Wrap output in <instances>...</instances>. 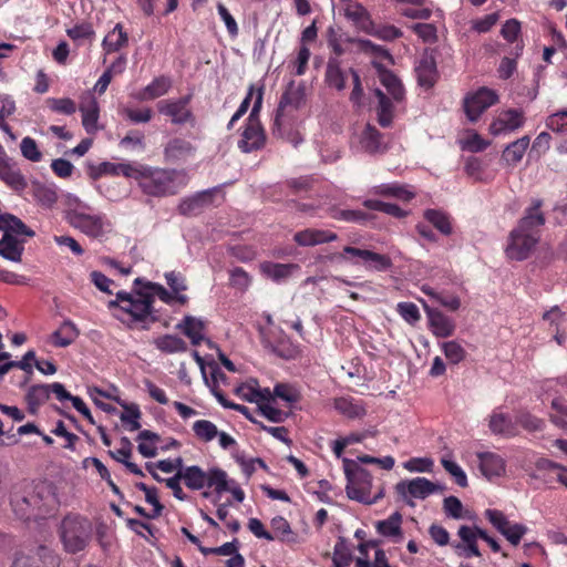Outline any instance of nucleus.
I'll use <instances>...</instances> for the list:
<instances>
[{
    "mask_svg": "<svg viewBox=\"0 0 567 567\" xmlns=\"http://www.w3.org/2000/svg\"><path fill=\"white\" fill-rule=\"evenodd\" d=\"M476 457L478 468L486 478L498 477L505 473L506 463L499 454L494 452H478Z\"/></svg>",
    "mask_w": 567,
    "mask_h": 567,
    "instance_id": "5701e85b",
    "label": "nucleus"
},
{
    "mask_svg": "<svg viewBox=\"0 0 567 567\" xmlns=\"http://www.w3.org/2000/svg\"><path fill=\"white\" fill-rule=\"evenodd\" d=\"M58 560L52 551L40 546L33 555L20 554L16 557L12 567H56Z\"/></svg>",
    "mask_w": 567,
    "mask_h": 567,
    "instance_id": "6ab92c4d",
    "label": "nucleus"
},
{
    "mask_svg": "<svg viewBox=\"0 0 567 567\" xmlns=\"http://www.w3.org/2000/svg\"><path fill=\"white\" fill-rule=\"evenodd\" d=\"M354 257L360 258L365 268L377 271L388 270L392 266V261L386 255L351 246H346L342 252L337 256V258L341 260L351 261L352 264L357 265L359 262L352 259Z\"/></svg>",
    "mask_w": 567,
    "mask_h": 567,
    "instance_id": "1a4fd4ad",
    "label": "nucleus"
},
{
    "mask_svg": "<svg viewBox=\"0 0 567 567\" xmlns=\"http://www.w3.org/2000/svg\"><path fill=\"white\" fill-rule=\"evenodd\" d=\"M259 269L265 277L279 282L290 277L295 270L299 269V266L297 264H278L265 261L260 264Z\"/></svg>",
    "mask_w": 567,
    "mask_h": 567,
    "instance_id": "e433bc0d",
    "label": "nucleus"
},
{
    "mask_svg": "<svg viewBox=\"0 0 567 567\" xmlns=\"http://www.w3.org/2000/svg\"><path fill=\"white\" fill-rule=\"evenodd\" d=\"M0 179L14 192H23L28 186L18 164L7 153L0 154Z\"/></svg>",
    "mask_w": 567,
    "mask_h": 567,
    "instance_id": "4468645a",
    "label": "nucleus"
},
{
    "mask_svg": "<svg viewBox=\"0 0 567 567\" xmlns=\"http://www.w3.org/2000/svg\"><path fill=\"white\" fill-rule=\"evenodd\" d=\"M196 147L182 137L171 138L164 147V158L167 163L179 164L194 157Z\"/></svg>",
    "mask_w": 567,
    "mask_h": 567,
    "instance_id": "2eb2a0df",
    "label": "nucleus"
},
{
    "mask_svg": "<svg viewBox=\"0 0 567 567\" xmlns=\"http://www.w3.org/2000/svg\"><path fill=\"white\" fill-rule=\"evenodd\" d=\"M172 86V81L165 75L155 78L148 85L136 94L140 101H151L165 95Z\"/></svg>",
    "mask_w": 567,
    "mask_h": 567,
    "instance_id": "c9c22d12",
    "label": "nucleus"
},
{
    "mask_svg": "<svg viewBox=\"0 0 567 567\" xmlns=\"http://www.w3.org/2000/svg\"><path fill=\"white\" fill-rule=\"evenodd\" d=\"M256 329L258 330L261 343L266 349L271 351L276 350V333L274 331V322L269 315L265 316L264 322H256Z\"/></svg>",
    "mask_w": 567,
    "mask_h": 567,
    "instance_id": "3c124183",
    "label": "nucleus"
},
{
    "mask_svg": "<svg viewBox=\"0 0 567 567\" xmlns=\"http://www.w3.org/2000/svg\"><path fill=\"white\" fill-rule=\"evenodd\" d=\"M142 285V279L136 278L134 286ZM154 293L142 288L134 287L131 292L118 291L114 300L107 303L109 309L118 308L127 313L132 321L141 322L143 330H148L150 324L159 320L158 311L154 309Z\"/></svg>",
    "mask_w": 567,
    "mask_h": 567,
    "instance_id": "f03ea898",
    "label": "nucleus"
},
{
    "mask_svg": "<svg viewBox=\"0 0 567 567\" xmlns=\"http://www.w3.org/2000/svg\"><path fill=\"white\" fill-rule=\"evenodd\" d=\"M193 431L195 435L204 442H209L214 440L218 434L217 426L208 420L196 421L193 424Z\"/></svg>",
    "mask_w": 567,
    "mask_h": 567,
    "instance_id": "bf43d9fd",
    "label": "nucleus"
},
{
    "mask_svg": "<svg viewBox=\"0 0 567 567\" xmlns=\"http://www.w3.org/2000/svg\"><path fill=\"white\" fill-rule=\"evenodd\" d=\"M525 124V114L522 110L508 109L502 111L491 123L489 132L492 135L512 133Z\"/></svg>",
    "mask_w": 567,
    "mask_h": 567,
    "instance_id": "ddd939ff",
    "label": "nucleus"
},
{
    "mask_svg": "<svg viewBox=\"0 0 567 567\" xmlns=\"http://www.w3.org/2000/svg\"><path fill=\"white\" fill-rule=\"evenodd\" d=\"M176 329L189 338L193 346H199L204 340L205 326L200 319L192 316H185V318L176 326Z\"/></svg>",
    "mask_w": 567,
    "mask_h": 567,
    "instance_id": "f704fd0d",
    "label": "nucleus"
},
{
    "mask_svg": "<svg viewBox=\"0 0 567 567\" xmlns=\"http://www.w3.org/2000/svg\"><path fill=\"white\" fill-rule=\"evenodd\" d=\"M138 172V167H134L131 164L126 163H111V162H103L99 164L96 167V172L94 174V178H97L103 175H111V176H120L123 175L125 177H131L136 179V175Z\"/></svg>",
    "mask_w": 567,
    "mask_h": 567,
    "instance_id": "ea45409f",
    "label": "nucleus"
},
{
    "mask_svg": "<svg viewBox=\"0 0 567 567\" xmlns=\"http://www.w3.org/2000/svg\"><path fill=\"white\" fill-rule=\"evenodd\" d=\"M529 143L530 138L528 135L512 142L503 151L501 161L506 166H516L522 161Z\"/></svg>",
    "mask_w": 567,
    "mask_h": 567,
    "instance_id": "72a5a7b5",
    "label": "nucleus"
},
{
    "mask_svg": "<svg viewBox=\"0 0 567 567\" xmlns=\"http://www.w3.org/2000/svg\"><path fill=\"white\" fill-rule=\"evenodd\" d=\"M66 34L73 41L87 40L92 42L95 39V30L90 22L75 24L66 30Z\"/></svg>",
    "mask_w": 567,
    "mask_h": 567,
    "instance_id": "13d9d810",
    "label": "nucleus"
},
{
    "mask_svg": "<svg viewBox=\"0 0 567 567\" xmlns=\"http://www.w3.org/2000/svg\"><path fill=\"white\" fill-rule=\"evenodd\" d=\"M542 206V199H533L517 226L511 230L505 248V254L511 260L527 259L540 240L542 227L546 221L545 215L540 210Z\"/></svg>",
    "mask_w": 567,
    "mask_h": 567,
    "instance_id": "f257e3e1",
    "label": "nucleus"
},
{
    "mask_svg": "<svg viewBox=\"0 0 567 567\" xmlns=\"http://www.w3.org/2000/svg\"><path fill=\"white\" fill-rule=\"evenodd\" d=\"M128 34L121 23L115 27L104 37L102 41V49L105 54L118 52L121 49L127 47Z\"/></svg>",
    "mask_w": 567,
    "mask_h": 567,
    "instance_id": "7c9ffc66",
    "label": "nucleus"
},
{
    "mask_svg": "<svg viewBox=\"0 0 567 567\" xmlns=\"http://www.w3.org/2000/svg\"><path fill=\"white\" fill-rule=\"evenodd\" d=\"M343 468L347 477V495L349 498L363 504H375L384 496V487L379 486L377 492L372 493V476L360 466L358 462L349 458L343 460Z\"/></svg>",
    "mask_w": 567,
    "mask_h": 567,
    "instance_id": "20e7f679",
    "label": "nucleus"
},
{
    "mask_svg": "<svg viewBox=\"0 0 567 567\" xmlns=\"http://www.w3.org/2000/svg\"><path fill=\"white\" fill-rule=\"evenodd\" d=\"M135 181L144 194L154 197L175 195L186 185L183 171L150 166H140Z\"/></svg>",
    "mask_w": 567,
    "mask_h": 567,
    "instance_id": "7ed1b4c3",
    "label": "nucleus"
},
{
    "mask_svg": "<svg viewBox=\"0 0 567 567\" xmlns=\"http://www.w3.org/2000/svg\"><path fill=\"white\" fill-rule=\"evenodd\" d=\"M24 251V240H19L11 234H3L0 239V256L13 262H20Z\"/></svg>",
    "mask_w": 567,
    "mask_h": 567,
    "instance_id": "c756f323",
    "label": "nucleus"
},
{
    "mask_svg": "<svg viewBox=\"0 0 567 567\" xmlns=\"http://www.w3.org/2000/svg\"><path fill=\"white\" fill-rule=\"evenodd\" d=\"M32 497L35 513L34 518L50 514L59 505L55 488L48 482H32Z\"/></svg>",
    "mask_w": 567,
    "mask_h": 567,
    "instance_id": "9d476101",
    "label": "nucleus"
},
{
    "mask_svg": "<svg viewBox=\"0 0 567 567\" xmlns=\"http://www.w3.org/2000/svg\"><path fill=\"white\" fill-rule=\"evenodd\" d=\"M32 192L35 200L43 207L51 208L58 202V193L53 185L34 183Z\"/></svg>",
    "mask_w": 567,
    "mask_h": 567,
    "instance_id": "09e8293b",
    "label": "nucleus"
},
{
    "mask_svg": "<svg viewBox=\"0 0 567 567\" xmlns=\"http://www.w3.org/2000/svg\"><path fill=\"white\" fill-rule=\"evenodd\" d=\"M347 73L341 69V62L338 58H329L326 72L324 82L326 84L337 91L346 89Z\"/></svg>",
    "mask_w": 567,
    "mask_h": 567,
    "instance_id": "2f4dec72",
    "label": "nucleus"
},
{
    "mask_svg": "<svg viewBox=\"0 0 567 567\" xmlns=\"http://www.w3.org/2000/svg\"><path fill=\"white\" fill-rule=\"evenodd\" d=\"M157 350L165 354L184 353L188 350L185 340L175 334H163L153 340Z\"/></svg>",
    "mask_w": 567,
    "mask_h": 567,
    "instance_id": "58836bf2",
    "label": "nucleus"
},
{
    "mask_svg": "<svg viewBox=\"0 0 567 567\" xmlns=\"http://www.w3.org/2000/svg\"><path fill=\"white\" fill-rule=\"evenodd\" d=\"M79 333L76 326L72 321L65 320L59 329L50 336V342L56 348H65L75 341Z\"/></svg>",
    "mask_w": 567,
    "mask_h": 567,
    "instance_id": "4c0bfd02",
    "label": "nucleus"
},
{
    "mask_svg": "<svg viewBox=\"0 0 567 567\" xmlns=\"http://www.w3.org/2000/svg\"><path fill=\"white\" fill-rule=\"evenodd\" d=\"M158 440V435L150 430H143L137 436L141 441L137 450L144 457H154L157 454L156 447L153 445L154 441Z\"/></svg>",
    "mask_w": 567,
    "mask_h": 567,
    "instance_id": "6e6d98bb",
    "label": "nucleus"
},
{
    "mask_svg": "<svg viewBox=\"0 0 567 567\" xmlns=\"http://www.w3.org/2000/svg\"><path fill=\"white\" fill-rule=\"evenodd\" d=\"M338 239V235L328 229L306 228L295 233L293 240L298 246L312 247Z\"/></svg>",
    "mask_w": 567,
    "mask_h": 567,
    "instance_id": "412c9836",
    "label": "nucleus"
},
{
    "mask_svg": "<svg viewBox=\"0 0 567 567\" xmlns=\"http://www.w3.org/2000/svg\"><path fill=\"white\" fill-rule=\"evenodd\" d=\"M441 349L451 364H457L466 357L465 349L455 340L443 342Z\"/></svg>",
    "mask_w": 567,
    "mask_h": 567,
    "instance_id": "4d7b16f0",
    "label": "nucleus"
},
{
    "mask_svg": "<svg viewBox=\"0 0 567 567\" xmlns=\"http://www.w3.org/2000/svg\"><path fill=\"white\" fill-rule=\"evenodd\" d=\"M441 463H442V466L444 467V470L454 477L455 483L458 486H461V487L467 486L466 474L456 462H454L452 460H447V458H442Z\"/></svg>",
    "mask_w": 567,
    "mask_h": 567,
    "instance_id": "69168bd1",
    "label": "nucleus"
},
{
    "mask_svg": "<svg viewBox=\"0 0 567 567\" xmlns=\"http://www.w3.org/2000/svg\"><path fill=\"white\" fill-rule=\"evenodd\" d=\"M189 100V96L162 100L157 103V110L161 114L171 117L172 123L182 125L194 120L193 113L188 109Z\"/></svg>",
    "mask_w": 567,
    "mask_h": 567,
    "instance_id": "f8f14e48",
    "label": "nucleus"
},
{
    "mask_svg": "<svg viewBox=\"0 0 567 567\" xmlns=\"http://www.w3.org/2000/svg\"><path fill=\"white\" fill-rule=\"evenodd\" d=\"M272 536L275 539L286 543H296L297 534L292 532L289 522L282 516H276L271 519L270 523Z\"/></svg>",
    "mask_w": 567,
    "mask_h": 567,
    "instance_id": "a18cd8bd",
    "label": "nucleus"
},
{
    "mask_svg": "<svg viewBox=\"0 0 567 567\" xmlns=\"http://www.w3.org/2000/svg\"><path fill=\"white\" fill-rule=\"evenodd\" d=\"M250 403H256L259 413L274 423L285 422L290 413L275 406L269 388H260L257 379L250 378Z\"/></svg>",
    "mask_w": 567,
    "mask_h": 567,
    "instance_id": "423d86ee",
    "label": "nucleus"
},
{
    "mask_svg": "<svg viewBox=\"0 0 567 567\" xmlns=\"http://www.w3.org/2000/svg\"><path fill=\"white\" fill-rule=\"evenodd\" d=\"M423 307L429 319L430 329L435 337L449 338L454 334L455 323L451 318L440 310L430 308L425 302Z\"/></svg>",
    "mask_w": 567,
    "mask_h": 567,
    "instance_id": "a211bd4d",
    "label": "nucleus"
},
{
    "mask_svg": "<svg viewBox=\"0 0 567 567\" xmlns=\"http://www.w3.org/2000/svg\"><path fill=\"white\" fill-rule=\"evenodd\" d=\"M395 491L402 497L410 495L424 499L436 491V485L425 477H415L410 481H401L395 485Z\"/></svg>",
    "mask_w": 567,
    "mask_h": 567,
    "instance_id": "f3484780",
    "label": "nucleus"
},
{
    "mask_svg": "<svg viewBox=\"0 0 567 567\" xmlns=\"http://www.w3.org/2000/svg\"><path fill=\"white\" fill-rule=\"evenodd\" d=\"M80 112L82 113V125L87 134H95L100 127L97 125L100 117V105L92 93H85L81 97Z\"/></svg>",
    "mask_w": 567,
    "mask_h": 567,
    "instance_id": "dca6fc26",
    "label": "nucleus"
},
{
    "mask_svg": "<svg viewBox=\"0 0 567 567\" xmlns=\"http://www.w3.org/2000/svg\"><path fill=\"white\" fill-rule=\"evenodd\" d=\"M402 516L399 512H394L386 519L379 520L375 525L379 534L385 537H402Z\"/></svg>",
    "mask_w": 567,
    "mask_h": 567,
    "instance_id": "de8ad7c7",
    "label": "nucleus"
},
{
    "mask_svg": "<svg viewBox=\"0 0 567 567\" xmlns=\"http://www.w3.org/2000/svg\"><path fill=\"white\" fill-rule=\"evenodd\" d=\"M419 85L431 89L439 79L436 60L432 54H424L415 66Z\"/></svg>",
    "mask_w": 567,
    "mask_h": 567,
    "instance_id": "b1692460",
    "label": "nucleus"
},
{
    "mask_svg": "<svg viewBox=\"0 0 567 567\" xmlns=\"http://www.w3.org/2000/svg\"><path fill=\"white\" fill-rule=\"evenodd\" d=\"M91 522L78 514H68L60 524L59 535L65 551L76 554L85 549L92 537Z\"/></svg>",
    "mask_w": 567,
    "mask_h": 567,
    "instance_id": "39448f33",
    "label": "nucleus"
},
{
    "mask_svg": "<svg viewBox=\"0 0 567 567\" xmlns=\"http://www.w3.org/2000/svg\"><path fill=\"white\" fill-rule=\"evenodd\" d=\"M66 220L72 227L92 238L101 237L104 234V217L101 215H90L79 209H71L66 213Z\"/></svg>",
    "mask_w": 567,
    "mask_h": 567,
    "instance_id": "9b49d317",
    "label": "nucleus"
},
{
    "mask_svg": "<svg viewBox=\"0 0 567 567\" xmlns=\"http://www.w3.org/2000/svg\"><path fill=\"white\" fill-rule=\"evenodd\" d=\"M271 393L275 398V401L280 399L288 404H293L301 400L299 390L290 383H277Z\"/></svg>",
    "mask_w": 567,
    "mask_h": 567,
    "instance_id": "864d4df0",
    "label": "nucleus"
},
{
    "mask_svg": "<svg viewBox=\"0 0 567 567\" xmlns=\"http://www.w3.org/2000/svg\"><path fill=\"white\" fill-rule=\"evenodd\" d=\"M10 505L20 519L28 520L34 517L32 482L21 481L12 485Z\"/></svg>",
    "mask_w": 567,
    "mask_h": 567,
    "instance_id": "0eeeda50",
    "label": "nucleus"
},
{
    "mask_svg": "<svg viewBox=\"0 0 567 567\" xmlns=\"http://www.w3.org/2000/svg\"><path fill=\"white\" fill-rule=\"evenodd\" d=\"M333 408L348 419H362L367 414L364 402L352 396L336 398Z\"/></svg>",
    "mask_w": 567,
    "mask_h": 567,
    "instance_id": "bb28decb",
    "label": "nucleus"
},
{
    "mask_svg": "<svg viewBox=\"0 0 567 567\" xmlns=\"http://www.w3.org/2000/svg\"><path fill=\"white\" fill-rule=\"evenodd\" d=\"M375 96L378 97V123L382 127H389L393 121V104L391 100L381 90H375Z\"/></svg>",
    "mask_w": 567,
    "mask_h": 567,
    "instance_id": "49530a36",
    "label": "nucleus"
},
{
    "mask_svg": "<svg viewBox=\"0 0 567 567\" xmlns=\"http://www.w3.org/2000/svg\"><path fill=\"white\" fill-rule=\"evenodd\" d=\"M355 43L361 52L373 56V61L381 63L382 61H388L389 64H394L392 54L382 45L375 44L368 39H358Z\"/></svg>",
    "mask_w": 567,
    "mask_h": 567,
    "instance_id": "37998d69",
    "label": "nucleus"
},
{
    "mask_svg": "<svg viewBox=\"0 0 567 567\" xmlns=\"http://www.w3.org/2000/svg\"><path fill=\"white\" fill-rule=\"evenodd\" d=\"M360 145L369 154L384 153L386 151V145L383 143V134L371 124H367L363 128Z\"/></svg>",
    "mask_w": 567,
    "mask_h": 567,
    "instance_id": "cd10ccee",
    "label": "nucleus"
},
{
    "mask_svg": "<svg viewBox=\"0 0 567 567\" xmlns=\"http://www.w3.org/2000/svg\"><path fill=\"white\" fill-rule=\"evenodd\" d=\"M210 369H212V371H210V381H212L210 390H212L214 396L217 399V401L223 406L234 409V410L240 412L241 414H244L246 417H248V406L229 402L225 398L223 391L219 389L220 383H223V384L227 383V375L221 371V369L217 364L213 365Z\"/></svg>",
    "mask_w": 567,
    "mask_h": 567,
    "instance_id": "4be33fe9",
    "label": "nucleus"
},
{
    "mask_svg": "<svg viewBox=\"0 0 567 567\" xmlns=\"http://www.w3.org/2000/svg\"><path fill=\"white\" fill-rule=\"evenodd\" d=\"M179 473L189 489L198 491L207 484V475L199 466H187L184 470H179Z\"/></svg>",
    "mask_w": 567,
    "mask_h": 567,
    "instance_id": "c03bdc74",
    "label": "nucleus"
},
{
    "mask_svg": "<svg viewBox=\"0 0 567 567\" xmlns=\"http://www.w3.org/2000/svg\"><path fill=\"white\" fill-rule=\"evenodd\" d=\"M497 102V93L492 89L483 86L465 96L463 103L464 112L471 122H476L488 107Z\"/></svg>",
    "mask_w": 567,
    "mask_h": 567,
    "instance_id": "6e6552de",
    "label": "nucleus"
},
{
    "mask_svg": "<svg viewBox=\"0 0 567 567\" xmlns=\"http://www.w3.org/2000/svg\"><path fill=\"white\" fill-rule=\"evenodd\" d=\"M20 150L22 156L31 162L35 163L42 159V153L40 152L37 142L30 136L22 138Z\"/></svg>",
    "mask_w": 567,
    "mask_h": 567,
    "instance_id": "680f3d73",
    "label": "nucleus"
},
{
    "mask_svg": "<svg viewBox=\"0 0 567 567\" xmlns=\"http://www.w3.org/2000/svg\"><path fill=\"white\" fill-rule=\"evenodd\" d=\"M372 65L377 70L379 80L388 93L394 101L401 102L404 99L405 90L400 79L381 62L372 61Z\"/></svg>",
    "mask_w": 567,
    "mask_h": 567,
    "instance_id": "aec40b11",
    "label": "nucleus"
},
{
    "mask_svg": "<svg viewBox=\"0 0 567 567\" xmlns=\"http://www.w3.org/2000/svg\"><path fill=\"white\" fill-rule=\"evenodd\" d=\"M207 475V484L205 487L214 488L216 493L221 494L230 489L229 482L227 481L226 472L220 468L209 470Z\"/></svg>",
    "mask_w": 567,
    "mask_h": 567,
    "instance_id": "5fc2aeb1",
    "label": "nucleus"
},
{
    "mask_svg": "<svg viewBox=\"0 0 567 567\" xmlns=\"http://www.w3.org/2000/svg\"><path fill=\"white\" fill-rule=\"evenodd\" d=\"M0 230H3V234H11L13 236H25L30 238L35 236V233L30 227H28L19 217L9 213H1Z\"/></svg>",
    "mask_w": 567,
    "mask_h": 567,
    "instance_id": "473e14b6",
    "label": "nucleus"
},
{
    "mask_svg": "<svg viewBox=\"0 0 567 567\" xmlns=\"http://www.w3.org/2000/svg\"><path fill=\"white\" fill-rule=\"evenodd\" d=\"M216 190L217 188L203 190L192 197L183 199L178 205L179 214L184 216L198 214L202 208L212 204Z\"/></svg>",
    "mask_w": 567,
    "mask_h": 567,
    "instance_id": "393cba45",
    "label": "nucleus"
},
{
    "mask_svg": "<svg viewBox=\"0 0 567 567\" xmlns=\"http://www.w3.org/2000/svg\"><path fill=\"white\" fill-rule=\"evenodd\" d=\"M363 206L371 210L382 212L395 218H404L408 213L399 205L385 203L379 199H365Z\"/></svg>",
    "mask_w": 567,
    "mask_h": 567,
    "instance_id": "603ef678",
    "label": "nucleus"
},
{
    "mask_svg": "<svg viewBox=\"0 0 567 567\" xmlns=\"http://www.w3.org/2000/svg\"><path fill=\"white\" fill-rule=\"evenodd\" d=\"M396 311L410 324H414L421 319L419 308L413 302H399Z\"/></svg>",
    "mask_w": 567,
    "mask_h": 567,
    "instance_id": "338daca9",
    "label": "nucleus"
},
{
    "mask_svg": "<svg viewBox=\"0 0 567 567\" xmlns=\"http://www.w3.org/2000/svg\"><path fill=\"white\" fill-rule=\"evenodd\" d=\"M547 128L556 133H567V111H558L546 118Z\"/></svg>",
    "mask_w": 567,
    "mask_h": 567,
    "instance_id": "774afa93",
    "label": "nucleus"
},
{
    "mask_svg": "<svg viewBox=\"0 0 567 567\" xmlns=\"http://www.w3.org/2000/svg\"><path fill=\"white\" fill-rule=\"evenodd\" d=\"M411 29L425 43H434L437 40V30L433 23H415Z\"/></svg>",
    "mask_w": 567,
    "mask_h": 567,
    "instance_id": "0e129e2a",
    "label": "nucleus"
},
{
    "mask_svg": "<svg viewBox=\"0 0 567 567\" xmlns=\"http://www.w3.org/2000/svg\"><path fill=\"white\" fill-rule=\"evenodd\" d=\"M423 217L441 235L451 236L453 234V220L451 215L446 212L435 208H427L424 210Z\"/></svg>",
    "mask_w": 567,
    "mask_h": 567,
    "instance_id": "c85d7f7f",
    "label": "nucleus"
},
{
    "mask_svg": "<svg viewBox=\"0 0 567 567\" xmlns=\"http://www.w3.org/2000/svg\"><path fill=\"white\" fill-rule=\"evenodd\" d=\"M45 103L52 112L59 114L72 115L76 112V104L70 97H49L47 99Z\"/></svg>",
    "mask_w": 567,
    "mask_h": 567,
    "instance_id": "052dcab7",
    "label": "nucleus"
},
{
    "mask_svg": "<svg viewBox=\"0 0 567 567\" xmlns=\"http://www.w3.org/2000/svg\"><path fill=\"white\" fill-rule=\"evenodd\" d=\"M501 34L507 42L515 43L511 54L515 55V58L520 56L524 49L523 41H518L520 35V22L517 19L507 20L501 29Z\"/></svg>",
    "mask_w": 567,
    "mask_h": 567,
    "instance_id": "79ce46f5",
    "label": "nucleus"
},
{
    "mask_svg": "<svg viewBox=\"0 0 567 567\" xmlns=\"http://www.w3.org/2000/svg\"><path fill=\"white\" fill-rule=\"evenodd\" d=\"M50 398L49 384H35L31 385L25 394V402L28 404V411L31 414H37L39 408L43 405Z\"/></svg>",
    "mask_w": 567,
    "mask_h": 567,
    "instance_id": "a19ab883",
    "label": "nucleus"
},
{
    "mask_svg": "<svg viewBox=\"0 0 567 567\" xmlns=\"http://www.w3.org/2000/svg\"><path fill=\"white\" fill-rule=\"evenodd\" d=\"M488 427L493 434L506 437L515 436L518 433L516 423L499 409H495L489 415Z\"/></svg>",
    "mask_w": 567,
    "mask_h": 567,
    "instance_id": "a878e982",
    "label": "nucleus"
},
{
    "mask_svg": "<svg viewBox=\"0 0 567 567\" xmlns=\"http://www.w3.org/2000/svg\"><path fill=\"white\" fill-rule=\"evenodd\" d=\"M527 530L528 528L525 525L509 522L505 527L504 532H502L501 534L513 546H517L520 543L523 536L527 533Z\"/></svg>",
    "mask_w": 567,
    "mask_h": 567,
    "instance_id": "e2e57ef3",
    "label": "nucleus"
},
{
    "mask_svg": "<svg viewBox=\"0 0 567 567\" xmlns=\"http://www.w3.org/2000/svg\"><path fill=\"white\" fill-rule=\"evenodd\" d=\"M373 194L384 197H394L405 202H409L414 197L412 192L408 190L399 183L381 184L375 186L373 188Z\"/></svg>",
    "mask_w": 567,
    "mask_h": 567,
    "instance_id": "8fccbe9b",
    "label": "nucleus"
}]
</instances>
